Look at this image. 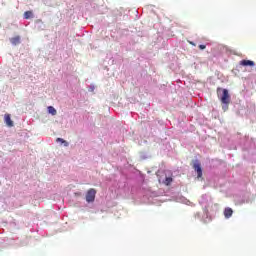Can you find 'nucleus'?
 <instances>
[{"label": "nucleus", "instance_id": "nucleus-4", "mask_svg": "<svg viewBox=\"0 0 256 256\" xmlns=\"http://www.w3.org/2000/svg\"><path fill=\"white\" fill-rule=\"evenodd\" d=\"M57 143H62L64 144V147H69V142H67L66 140H64L63 138H57L56 139Z\"/></svg>", "mask_w": 256, "mask_h": 256}, {"label": "nucleus", "instance_id": "nucleus-1", "mask_svg": "<svg viewBox=\"0 0 256 256\" xmlns=\"http://www.w3.org/2000/svg\"><path fill=\"white\" fill-rule=\"evenodd\" d=\"M95 195H97V190H95V188H90L86 193L87 203H93V201H95Z\"/></svg>", "mask_w": 256, "mask_h": 256}, {"label": "nucleus", "instance_id": "nucleus-2", "mask_svg": "<svg viewBox=\"0 0 256 256\" xmlns=\"http://www.w3.org/2000/svg\"><path fill=\"white\" fill-rule=\"evenodd\" d=\"M4 121L8 127H13V120H11L10 114H5Z\"/></svg>", "mask_w": 256, "mask_h": 256}, {"label": "nucleus", "instance_id": "nucleus-7", "mask_svg": "<svg viewBox=\"0 0 256 256\" xmlns=\"http://www.w3.org/2000/svg\"><path fill=\"white\" fill-rule=\"evenodd\" d=\"M31 17H33V12H31V11H26V12L24 13V18H26V19H31Z\"/></svg>", "mask_w": 256, "mask_h": 256}, {"label": "nucleus", "instance_id": "nucleus-6", "mask_svg": "<svg viewBox=\"0 0 256 256\" xmlns=\"http://www.w3.org/2000/svg\"><path fill=\"white\" fill-rule=\"evenodd\" d=\"M171 183H173V178L171 177H166V179L164 180V185H171Z\"/></svg>", "mask_w": 256, "mask_h": 256}, {"label": "nucleus", "instance_id": "nucleus-3", "mask_svg": "<svg viewBox=\"0 0 256 256\" xmlns=\"http://www.w3.org/2000/svg\"><path fill=\"white\" fill-rule=\"evenodd\" d=\"M10 43H12V45H19V43H21V37L15 36V37L11 38Z\"/></svg>", "mask_w": 256, "mask_h": 256}, {"label": "nucleus", "instance_id": "nucleus-5", "mask_svg": "<svg viewBox=\"0 0 256 256\" xmlns=\"http://www.w3.org/2000/svg\"><path fill=\"white\" fill-rule=\"evenodd\" d=\"M48 113L50 115H57V110L53 106H48Z\"/></svg>", "mask_w": 256, "mask_h": 256}]
</instances>
